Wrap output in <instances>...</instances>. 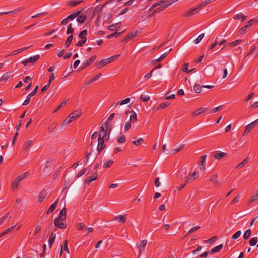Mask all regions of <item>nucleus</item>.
<instances>
[{
  "label": "nucleus",
  "mask_w": 258,
  "mask_h": 258,
  "mask_svg": "<svg viewBox=\"0 0 258 258\" xmlns=\"http://www.w3.org/2000/svg\"><path fill=\"white\" fill-rule=\"evenodd\" d=\"M82 114L81 110H76L71 113L64 120L63 124H68L78 118Z\"/></svg>",
  "instance_id": "nucleus-1"
},
{
  "label": "nucleus",
  "mask_w": 258,
  "mask_h": 258,
  "mask_svg": "<svg viewBox=\"0 0 258 258\" xmlns=\"http://www.w3.org/2000/svg\"><path fill=\"white\" fill-rule=\"evenodd\" d=\"M120 55H115L109 58L102 60L96 63V67L97 68H101L104 66L110 63L111 62L115 61L119 57Z\"/></svg>",
  "instance_id": "nucleus-2"
},
{
  "label": "nucleus",
  "mask_w": 258,
  "mask_h": 258,
  "mask_svg": "<svg viewBox=\"0 0 258 258\" xmlns=\"http://www.w3.org/2000/svg\"><path fill=\"white\" fill-rule=\"evenodd\" d=\"M27 176V173H24L21 175L18 176L13 182L12 187L13 190L16 189L18 187V185L20 181L26 178Z\"/></svg>",
  "instance_id": "nucleus-3"
},
{
  "label": "nucleus",
  "mask_w": 258,
  "mask_h": 258,
  "mask_svg": "<svg viewBox=\"0 0 258 258\" xmlns=\"http://www.w3.org/2000/svg\"><path fill=\"white\" fill-rule=\"evenodd\" d=\"M110 133V130H109V131H106L104 130L103 127H101L98 138H101L102 139H105V140H108L109 139Z\"/></svg>",
  "instance_id": "nucleus-4"
},
{
  "label": "nucleus",
  "mask_w": 258,
  "mask_h": 258,
  "mask_svg": "<svg viewBox=\"0 0 258 258\" xmlns=\"http://www.w3.org/2000/svg\"><path fill=\"white\" fill-rule=\"evenodd\" d=\"M38 89V86H36L34 89L33 90L32 92H31L30 94H28V95L26 97V98L25 100L24 101V102L22 104V105L25 106L27 105L29 102L31 98L35 95L36 93H37Z\"/></svg>",
  "instance_id": "nucleus-5"
},
{
  "label": "nucleus",
  "mask_w": 258,
  "mask_h": 258,
  "mask_svg": "<svg viewBox=\"0 0 258 258\" xmlns=\"http://www.w3.org/2000/svg\"><path fill=\"white\" fill-rule=\"evenodd\" d=\"M40 58V55L37 54L34 56L30 57L29 58L25 59L22 62L24 66H26L28 63H34Z\"/></svg>",
  "instance_id": "nucleus-6"
},
{
  "label": "nucleus",
  "mask_w": 258,
  "mask_h": 258,
  "mask_svg": "<svg viewBox=\"0 0 258 258\" xmlns=\"http://www.w3.org/2000/svg\"><path fill=\"white\" fill-rule=\"evenodd\" d=\"M104 141H106L104 139H102L101 138H98V146L97 147V150L99 152H101L105 147V145L104 144Z\"/></svg>",
  "instance_id": "nucleus-7"
},
{
  "label": "nucleus",
  "mask_w": 258,
  "mask_h": 258,
  "mask_svg": "<svg viewBox=\"0 0 258 258\" xmlns=\"http://www.w3.org/2000/svg\"><path fill=\"white\" fill-rule=\"evenodd\" d=\"M160 2L162 3H161V5L159 6V7L154 10V12L156 13L161 12L164 10L168 6H170V2H168L167 4H166L163 0L160 1Z\"/></svg>",
  "instance_id": "nucleus-8"
},
{
  "label": "nucleus",
  "mask_w": 258,
  "mask_h": 258,
  "mask_svg": "<svg viewBox=\"0 0 258 258\" xmlns=\"http://www.w3.org/2000/svg\"><path fill=\"white\" fill-rule=\"evenodd\" d=\"M226 153L222 152L220 151H216L213 154L214 158L217 159H221L226 156Z\"/></svg>",
  "instance_id": "nucleus-9"
},
{
  "label": "nucleus",
  "mask_w": 258,
  "mask_h": 258,
  "mask_svg": "<svg viewBox=\"0 0 258 258\" xmlns=\"http://www.w3.org/2000/svg\"><path fill=\"white\" fill-rule=\"evenodd\" d=\"M208 111V109L207 108L201 107L196 110L195 111L192 113V116L194 117L197 116L203 113L207 112Z\"/></svg>",
  "instance_id": "nucleus-10"
},
{
  "label": "nucleus",
  "mask_w": 258,
  "mask_h": 258,
  "mask_svg": "<svg viewBox=\"0 0 258 258\" xmlns=\"http://www.w3.org/2000/svg\"><path fill=\"white\" fill-rule=\"evenodd\" d=\"M63 221L58 220V219H55L54 222L55 226L61 229L66 228L67 224Z\"/></svg>",
  "instance_id": "nucleus-11"
},
{
  "label": "nucleus",
  "mask_w": 258,
  "mask_h": 258,
  "mask_svg": "<svg viewBox=\"0 0 258 258\" xmlns=\"http://www.w3.org/2000/svg\"><path fill=\"white\" fill-rule=\"evenodd\" d=\"M98 177V174L97 173H95L93 174L92 176L89 177L88 178L86 179L84 181V182L87 185H89L91 182L97 179Z\"/></svg>",
  "instance_id": "nucleus-12"
},
{
  "label": "nucleus",
  "mask_w": 258,
  "mask_h": 258,
  "mask_svg": "<svg viewBox=\"0 0 258 258\" xmlns=\"http://www.w3.org/2000/svg\"><path fill=\"white\" fill-rule=\"evenodd\" d=\"M207 155H204L200 158V161L199 163V167L200 170H204L205 169V163L206 162Z\"/></svg>",
  "instance_id": "nucleus-13"
},
{
  "label": "nucleus",
  "mask_w": 258,
  "mask_h": 258,
  "mask_svg": "<svg viewBox=\"0 0 258 258\" xmlns=\"http://www.w3.org/2000/svg\"><path fill=\"white\" fill-rule=\"evenodd\" d=\"M66 212L67 209L66 208H63L60 211L59 216L55 218L58 220L64 221L66 218Z\"/></svg>",
  "instance_id": "nucleus-14"
},
{
  "label": "nucleus",
  "mask_w": 258,
  "mask_h": 258,
  "mask_svg": "<svg viewBox=\"0 0 258 258\" xmlns=\"http://www.w3.org/2000/svg\"><path fill=\"white\" fill-rule=\"evenodd\" d=\"M96 59V56L94 55L90 57L89 59L86 60L83 64L82 69H84L85 67L90 65Z\"/></svg>",
  "instance_id": "nucleus-15"
},
{
  "label": "nucleus",
  "mask_w": 258,
  "mask_h": 258,
  "mask_svg": "<svg viewBox=\"0 0 258 258\" xmlns=\"http://www.w3.org/2000/svg\"><path fill=\"white\" fill-rule=\"evenodd\" d=\"M256 20L255 19H251L250 20L247 24L245 25L244 26H243V27H242L240 30V33H242L244 31H245V30H246V29L249 28L250 26H251L253 23L254 22H256Z\"/></svg>",
  "instance_id": "nucleus-16"
},
{
  "label": "nucleus",
  "mask_w": 258,
  "mask_h": 258,
  "mask_svg": "<svg viewBox=\"0 0 258 258\" xmlns=\"http://www.w3.org/2000/svg\"><path fill=\"white\" fill-rule=\"evenodd\" d=\"M199 177V172L197 171H195L192 174L189 175L188 177H186V181L188 182L190 180H195L198 178Z\"/></svg>",
  "instance_id": "nucleus-17"
},
{
  "label": "nucleus",
  "mask_w": 258,
  "mask_h": 258,
  "mask_svg": "<svg viewBox=\"0 0 258 258\" xmlns=\"http://www.w3.org/2000/svg\"><path fill=\"white\" fill-rule=\"evenodd\" d=\"M58 199H57L54 202V203H53L51 206L50 207H49V208L48 209L47 212H46V214L48 215L50 213H51L56 208L57 204H58Z\"/></svg>",
  "instance_id": "nucleus-18"
},
{
  "label": "nucleus",
  "mask_w": 258,
  "mask_h": 258,
  "mask_svg": "<svg viewBox=\"0 0 258 258\" xmlns=\"http://www.w3.org/2000/svg\"><path fill=\"white\" fill-rule=\"evenodd\" d=\"M200 8H199L197 7L192 8L188 10L184 15L185 16L187 17H190L192 16L194 14H196L198 12V9H200Z\"/></svg>",
  "instance_id": "nucleus-19"
},
{
  "label": "nucleus",
  "mask_w": 258,
  "mask_h": 258,
  "mask_svg": "<svg viewBox=\"0 0 258 258\" xmlns=\"http://www.w3.org/2000/svg\"><path fill=\"white\" fill-rule=\"evenodd\" d=\"M47 195V192L44 190L41 191L38 195V202L41 203Z\"/></svg>",
  "instance_id": "nucleus-20"
},
{
  "label": "nucleus",
  "mask_w": 258,
  "mask_h": 258,
  "mask_svg": "<svg viewBox=\"0 0 258 258\" xmlns=\"http://www.w3.org/2000/svg\"><path fill=\"white\" fill-rule=\"evenodd\" d=\"M56 238V234L54 233H52L50 234L49 238L48 239L49 245L51 248L52 244L54 243Z\"/></svg>",
  "instance_id": "nucleus-21"
},
{
  "label": "nucleus",
  "mask_w": 258,
  "mask_h": 258,
  "mask_svg": "<svg viewBox=\"0 0 258 258\" xmlns=\"http://www.w3.org/2000/svg\"><path fill=\"white\" fill-rule=\"evenodd\" d=\"M246 18V16L242 13L236 14L233 17V19L235 20H241V21L244 20Z\"/></svg>",
  "instance_id": "nucleus-22"
},
{
  "label": "nucleus",
  "mask_w": 258,
  "mask_h": 258,
  "mask_svg": "<svg viewBox=\"0 0 258 258\" xmlns=\"http://www.w3.org/2000/svg\"><path fill=\"white\" fill-rule=\"evenodd\" d=\"M101 76H102V74L101 73H99V74H97L94 77H93L92 79H91V80H89L87 82L85 83V85H88L93 83V82H94V81L97 80L98 79H99L101 77Z\"/></svg>",
  "instance_id": "nucleus-23"
},
{
  "label": "nucleus",
  "mask_w": 258,
  "mask_h": 258,
  "mask_svg": "<svg viewBox=\"0 0 258 258\" xmlns=\"http://www.w3.org/2000/svg\"><path fill=\"white\" fill-rule=\"evenodd\" d=\"M223 247V244H220L215 247H214L211 251L209 252L210 254H213L218 252H219Z\"/></svg>",
  "instance_id": "nucleus-24"
},
{
  "label": "nucleus",
  "mask_w": 258,
  "mask_h": 258,
  "mask_svg": "<svg viewBox=\"0 0 258 258\" xmlns=\"http://www.w3.org/2000/svg\"><path fill=\"white\" fill-rule=\"evenodd\" d=\"M120 26L119 23H115L112 25H110L107 27V29L110 31H114L117 29Z\"/></svg>",
  "instance_id": "nucleus-25"
},
{
  "label": "nucleus",
  "mask_w": 258,
  "mask_h": 258,
  "mask_svg": "<svg viewBox=\"0 0 258 258\" xmlns=\"http://www.w3.org/2000/svg\"><path fill=\"white\" fill-rule=\"evenodd\" d=\"M249 160V157L248 156L245 159H244L241 163H240L236 167V169H239L243 166H244L245 164H246Z\"/></svg>",
  "instance_id": "nucleus-26"
},
{
  "label": "nucleus",
  "mask_w": 258,
  "mask_h": 258,
  "mask_svg": "<svg viewBox=\"0 0 258 258\" xmlns=\"http://www.w3.org/2000/svg\"><path fill=\"white\" fill-rule=\"evenodd\" d=\"M86 19V16L84 15H81L79 16L77 18V22L79 23H84Z\"/></svg>",
  "instance_id": "nucleus-27"
},
{
  "label": "nucleus",
  "mask_w": 258,
  "mask_h": 258,
  "mask_svg": "<svg viewBox=\"0 0 258 258\" xmlns=\"http://www.w3.org/2000/svg\"><path fill=\"white\" fill-rule=\"evenodd\" d=\"M32 143L31 140H28L24 142V143L23 145V149L25 151H26L28 150L29 147L30 146Z\"/></svg>",
  "instance_id": "nucleus-28"
},
{
  "label": "nucleus",
  "mask_w": 258,
  "mask_h": 258,
  "mask_svg": "<svg viewBox=\"0 0 258 258\" xmlns=\"http://www.w3.org/2000/svg\"><path fill=\"white\" fill-rule=\"evenodd\" d=\"M113 163V161L111 160H106L104 161V163L103 164L104 168H109L111 167Z\"/></svg>",
  "instance_id": "nucleus-29"
},
{
  "label": "nucleus",
  "mask_w": 258,
  "mask_h": 258,
  "mask_svg": "<svg viewBox=\"0 0 258 258\" xmlns=\"http://www.w3.org/2000/svg\"><path fill=\"white\" fill-rule=\"evenodd\" d=\"M147 243V241L146 240H143L141 241V246L140 249L139 251V254L140 255L141 253L144 251L145 246Z\"/></svg>",
  "instance_id": "nucleus-30"
},
{
  "label": "nucleus",
  "mask_w": 258,
  "mask_h": 258,
  "mask_svg": "<svg viewBox=\"0 0 258 258\" xmlns=\"http://www.w3.org/2000/svg\"><path fill=\"white\" fill-rule=\"evenodd\" d=\"M11 76L10 72H7L5 73L1 78V81H6Z\"/></svg>",
  "instance_id": "nucleus-31"
},
{
  "label": "nucleus",
  "mask_w": 258,
  "mask_h": 258,
  "mask_svg": "<svg viewBox=\"0 0 258 258\" xmlns=\"http://www.w3.org/2000/svg\"><path fill=\"white\" fill-rule=\"evenodd\" d=\"M114 220L119 222L124 223L126 220V217L125 215H119L116 217Z\"/></svg>",
  "instance_id": "nucleus-32"
},
{
  "label": "nucleus",
  "mask_w": 258,
  "mask_h": 258,
  "mask_svg": "<svg viewBox=\"0 0 258 258\" xmlns=\"http://www.w3.org/2000/svg\"><path fill=\"white\" fill-rule=\"evenodd\" d=\"M57 123L56 122H52L50 126L48 127V131L50 133L52 132L54 130L56 127Z\"/></svg>",
  "instance_id": "nucleus-33"
},
{
  "label": "nucleus",
  "mask_w": 258,
  "mask_h": 258,
  "mask_svg": "<svg viewBox=\"0 0 258 258\" xmlns=\"http://www.w3.org/2000/svg\"><path fill=\"white\" fill-rule=\"evenodd\" d=\"M122 33V32H114V33H111L110 34L108 35L107 36V38H108V39H110V38H111L113 37L117 38L118 36H119Z\"/></svg>",
  "instance_id": "nucleus-34"
},
{
  "label": "nucleus",
  "mask_w": 258,
  "mask_h": 258,
  "mask_svg": "<svg viewBox=\"0 0 258 258\" xmlns=\"http://www.w3.org/2000/svg\"><path fill=\"white\" fill-rule=\"evenodd\" d=\"M202 86L199 84H195L194 86V89L196 93H200L202 91Z\"/></svg>",
  "instance_id": "nucleus-35"
},
{
  "label": "nucleus",
  "mask_w": 258,
  "mask_h": 258,
  "mask_svg": "<svg viewBox=\"0 0 258 258\" xmlns=\"http://www.w3.org/2000/svg\"><path fill=\"white\" fill-rule=\"evenodd\" d=\"M15 225L12 226L11 227L8 228L6 230L4 231L3 232H2L0 234V237L5 235L6 234H8L9 232H11L13 230V229L15 228Z\"/></svg>",
  "instance_id": "nucleus-36"
},
{
  "label": "nucleus",
  "mask_w": 258,
  "mask_h": 258,
  "mask_svg": "<svg viewBox=\"0 0 258 258\" xmlns=\"http://www.w3.org/2000/svg\"><path fill=\"white\" fill-rule=\"evenodd\" d=\"M136 35V33L132 32V33L129 34L127 36H126L124 38L123 41H128L129 40H131V39L135 37Z\"/></svg>",
  "instance_id": "nucleus-37"
},
{
  "label": "nucleus",
  "mask_w": 258,
  "mask_h": 258,
  "mask_svg": "<svg viewBox=\"0 0 258 258\" xmlns=\"http://www.w3.org/2000/svg\"><path fill=\"white\" fill-rule=\"evenodd\" d=\"M117 141L120 143H124L126 142L125 135L121 134L117 137Z\"/></svg>",
  "instance_id": "nucleus-38"
},
{
  "label": "nucleus",
  "mask_w": 258,
  "mask_h": 258,
  "mask_svg": "<svg viewBox=\"0 0 258 258\" xmlns=\"http://www.w3.org/2000/svg\"><path fill=\"white\" fill-rule=\"evenodd\" d=\"M254 127L252 126V125L249 124L247 125L245 127V131L243 133V135H245L247 134L252 129H253Z\"/></svg>",
  "instance_id": "nucleus-39"
},
{
  "label": "nucleus",
  "mask_w": 258,
  "mask_h": 258,
  "mask_svg": "<svg viewBox=\"0 0 258 258\" xmlns=\"http://www.w3.org/2000/svg\"><path fill=\"white\" fill-rule=\"evenodd\" d=\"M140 98H141V99L142 100V101H143V102H147V101H148L150 100V97L147 94H142L141 95Z\"/></svg>",
  "instance_id": "nucleus-40"
},
{
  "label": "nucleus",
  "mask_w": 258,
  "mask_h": 258,
  "mask_svg": "<svg viewBox=\"0 0 258 258\" xmlns=\"http://www.w3.org/2000/svg\"><path fill=\"white\" fill-rule=\"evenodd\" d=\"M83 2V1H82V0L71 1L69 4L71 6L74 7V6H75L80 4L81 3H82Z\"/></svg>",
  "instance_id": "nucleus-41"
},
{
  "label": "nucleus",
  "mask_w": 258,
  "mask_h": 258,
  "mask_svg": "<svg viewBox=\"0 0 258 258\" xmlns=\"http://www.w3.org/2000/svg\"><path fill=\"white\" fill-rule=\"evenodd\" d=\"M73 36L72 35L69 36L68 37V38H67V40H66V41L65 42V47H66V48H67V47H68L70 46V44H71V42H72V41L73 40Z\"/></svg>",
  "instance_id": "nucleus-42"
},
{
  "label": "nucleus",
  "mask_w": 258,
  "mask_h": 258,
  "mask_svg": "<svg viewBox=\"0 0 258 258\" xmlns=\"http://www.w3.org/2000/svg\"><path fill=\"white\" fill-rule=\"evenodd\" d=\"M137 120V114L135 112H132V114L130 116V119L128 121L130 122H135Z\"/></svg>",
  "instance_id": "nucleus-43"
},
{
  "label": "nucleus",
  "mask_w": 258,
  "mask_h": 258,
  "mask_svg": "<svg viewBox=\"0 0 258 258\" xmlns=\"http://www.w3.org/2000/svg\"><path fill=\"white\" fill-rule=\"evenodd\" d=\"M258 241L257 237H253L249 241V244L251 246H255Z\"/></svg>",
  "instance_id": "nucleus-44"
},
{
  "label": "nucleus",
  "mask_w": 258,
  "mask_h": 258,
  "mask_svg": "<svg viewBox=\"0 0 258 258\" xmlns=\"http://www.w3.org/2000/svg\"><path fill=\"white\" fill-rule=\"evenodd\" d=\"M222 105H220L216 108H213L212 109L209 111V113H215L216 112L220 111L222 108Z\"/></svg>",
  "instance_id": "nucleus-45"
},
{
  "label": "nucleus",
  "mask_w": 258,
  "mask_h": 258,
  "mask_svg": "<svg viewBox=\"0 0 258 258\" xmlns=\"http://www.w3.org/2000/svg\"><path fill=\"white\" fill-rule=\"evenodd\" d=\"M204 33H202L201 34H200L194 41V43L195 44H198L199 43H200V42L202 40V39L204 38Z\"/></svg>",
  "instance_id": "nucleus-46"
},
{
  "label": "nucleus",
  "mask_w": 258,
  "mask_h": 258,
  "mask_svg": "<svg viewBox=\"0 0 258 258\" xmlns=\"http://www.w3.org/2000/svg\"><path fill=\"white\" fill-rule=\"evenodd\" d=\"M74 32V29L72 27V24H69L68 25V27H67V34H72Z\"/></svg>",
  "instance_id": "nucleus-47"
},
{
  "label": "nucleus",
  "mask_w": 258,
  "mask_h": 258,
  "mask_svg": "<svg viewBox=\"0 0 258 258\" xmlns=\"http://www.w3.org/2000/svg\"><path fill=\"white\" fill-rule=\"evenodd\" d=\"M212 2V0H205L202 3H201L198 6V8H203L204 6L207 5V4L210 3Z\"/></svg>",
  "instance_id": "nucleus-48"
},
{
  "label": "nucleus",
  "mask_w": 258,
  "mask_h": 258,
  "mask_svg": "<svg viewBox=\"0 0 258 258\" xmlns=\"http://www.w3.org/2000/svg\"><path fill=\"white\" fill-rule=\"evenodd\" d=\"M185 146V145L184 144H182L181 145L179 146V147L177 148V149H173V150L171 151V153L172 154H175L178 152H179L180 151H181Z\"/></svg>",
  "instance_id": "nucleus-49"
},
{
  "label": "nucleus",
  "mask_w": 258,
  "mask_h": 258,
  "mask_svg": "<svg viewBox=\"0 0 258 258\" xmlns=\"http://www.w3.org/2000/svg\"><path fill=\"white\" fill-rule=\"evenodd\" d=\"M251 233V231L250 229L247 230L245 231V232L244 233V234L243 236L244 239L245 240L248 239L250 236Z\"/></svg>",
  "instance_id": "nucleus-50"
},
{
  "label": "nucleus",
  "mask_w": 258,
  "mask_h": 258,
  "mask_svg": "<svg viewBox=\"0 0 258 258\" xmlns=\"http://www.w3.org/2000/svg\"><path fill=\"white\" fill-rule=\"evenodd\" d=\"M171 50V49H170L169 50V51H167V52H165V53H164L163 54H162L159 58L156 59L155 61H160L162 60H163V59H164L166 57V56L169 54V52Z\"/></svg>",
  "instance_id": "nucleus-51"
},
{
  "label": "nucleus",
  "mask_w": 258,
  "mask_h": 258,
  "mask_svg": "<svg viewBox=\"0 0 258 258\" xmlns=\"http://www.w3.org/2000/svg\"><path fill=\"white\" fill-rule=\"evenodd\" d=\"M143 142V140L141 138H139L137 140L134 141L133 142L136 146L141 145Z\"/></svg>",
  "instance_id": "nucleus-52"
},
{
  "label": "nucleus",
  "mask_w": 258,
  "mask_h": 258,
  "mask_svg": "<svg viewBox=\"0 0 258 258\" xmlns=\"http://www.w3.org/2000/svg\"><path fill=\"white\" fill-rule=\"evenodd\" d=\"M258 198V191H256V193L254 194L252 196L251 199L249 200L248 202V204H250L255 201Z\"/></svg>",
  "instance_id": "nucleus-53"
},
{
  "label": "nucleus",
  "mask_w": 258,
  "mask_h": 258,
  "mask_svg": "<svg viewBox=\"0 0 258 258\" xmlns=\"http://www.w3.org/2000/svg\"><path fill=\"white\" fill-rule=\"evenodd\" d=\"M241 41L242 40L241 39L236 40L230 43L229 46L231 47L236 46L238 45Z\"/></svg>",
  "instance_id": "nucleus-54"
},
{
  "label": "nucleus",
  "mask_w": 258,
  "mask_h": 258,
  "mask_svg": "<svg viewBox=\"0 0 258 258\" xmlns=\"http://www.w3.org/2000/svg\"><path fill=\"white\" fill-rule=\"evenodd\" d=\"M77 227L78 230H82L86 227V226L83 223H79L77 224Z\"/></svg>",
  "instance_id": "nucleus-55"
},
{
  "label": "nucleus",
  "mask_w": 258,
  "mask_h": 258,
  "mask_svg": "<svg viewBox=\"0 0 258 258\" xmlns=\"http://www.w3.org/2000/svg\"><path fill=\"white\" fill-rule=\"evenodd\" d=\"M87 34V30H84L80 33V34H79V37L81 39L82 38H83L84 37L86 36Z\"/></svg>",
  "instance_id": "nucleus-56"
},
{
  "label": "nucleus",
  "mask_w": 258,
  "mask_h": 258,
  "mask_svg": "<svg viewBox=\"0 0 258 258\" xmlns=\"http://www.w3.org/2000/svg\"><path fill=\"white\" fill-rule=\"evenodd\" d=\"M109 121H106L102 125V126L101 127H103L104 130H105L106 131H109V130H110L109 128Z\"/></svg>",
  "instance_id": "nucleus-57"
},
{
  "label": "nucleus",
  "mask_w": 258,
  "mask_h": 258,
  "mask_svg": "<svg viewBox=\"0 0 258 258\" xmlns=\"http://www.w3.org/2000/svg\"><path fill=\"white\" fill-rule=\"evenodd\" d=\"M109 121H106L102 125V126L101 127H103L104 130H105L106 131H109V130H110L109 128Z\"/></svg>",
  "instance_id": "nucleus-58"
},
{
  "label": "nucleus",
  "mask_w": 258,
  "mask_h": 258,
  "mask_svg": "<svg viewBox=\"0 0 258 258\" xmlns=\"http://www.w3.org/2000/svg\"><path fill=\"white\" fill-rule=\"evenodd\" d=\"M241 232L240 230H239L238 231H237L233 236H232V238L234 239H237L238 238H239L240 237V236L241 235Z\"/></svg>",
  "instance_id": "nucleus-59"
},
{
  "label": "nucleus",
  "mask_w": 258,
  "mask_h": 258,
  "mask_svg": "<svg viewBox=\"0 0 258 258\" xmlns=\"http://www.w3.org/2000/svg\"><path fill=\"white\" fill-rule=\"evenodd\" d=\"M131 122L130 121H127L124 125V132L128 131L131 127Z\"/></svg>",
  "instance_id": "nucleus-60"
},
{
  "label": "nucleus",
  "mask_w": 258,
  "mask_h": 258,
  "mask_svg": "<svg viewBox=\"0 0 258 258\" xmlns=\"http://www.w3.org/2000/svg\"><path fill=\"white\" fill-rule=\"evenodd\" d=\"M169 105V103L168 102L162 103L160 105V106L159 107V109H164L165 107L168 106Z\"/></svg>",
  "instance_id": "nucleus-61"
},
{
  "label": "nucleus",
  "mask_w": 258,
  "mask_h": 258,
  "mask_svg": "<svg viewBox=\"0 0 258 258\" xmlns=\"http://www.w3.org/2000/svg\"><path fill=\"white\" fill-rule=\"evenodd\" d=\"M240 198V195H238L237 196H236L234 199L232 200V201L231 202V204H235V203H236L239 200Z\"/></svg>",
  "instance_id": "nucleus-62"
},
{
  "label": "nucleus",
  "mask_w": 258,
  "mask_h": 258,
  "mask_svg": "<svg viewBox=\"0 0 258 258\" xmlns=\"http://www.w3.org/2000/svg\"><path fill=\"white\" fill-rule=\"evenodd\" d=\"M130 98H126L125 99L122 100V101H121L120 102V105H124V104H127L130 102Z\"/></svg>",
  "instance_id": "nucleus-63"
},
{
  "label": "nucleus",
  "mask_w": 258,
  "mask_h": 258,
  "mask_svg": "<svg viewBox=\"0 0 258 258\" xmlns=\"http://www.w3.org/2000/svg\"><path fill=\"white\" fill-rule=\"evenodd\" d=\"M154 71V69H152L150 72V73L146 74L145 76H144V78H147V79H149L152 76V73Z\"/></svg>",
  "instance_id": "nucleus-64"
}]
</instances>
